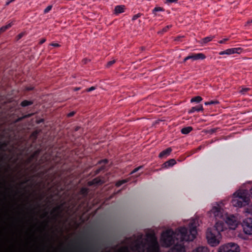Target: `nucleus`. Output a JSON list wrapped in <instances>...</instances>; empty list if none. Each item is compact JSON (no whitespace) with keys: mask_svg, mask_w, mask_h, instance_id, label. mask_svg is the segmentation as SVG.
Here are the masks:
<instances>
[{"mask_svg":"<svg viewBox=\"0 0 252 252\" xmlns=\"http://www.w3.org/2000/svg\"><path fill=\"white\" fill-rule=\"evenodd\" d=\"M223 204L221 202L216 204L213 206L211 213L214 215L216 222L223 223V230L226 228V224H227L230 229H235L238 223L236 219L233 215L229 216L223 209Z\"/></svg>","mask_w":252,"mask_h":252,"instance_id":"2","label":"nucleus"},{"mask_svg":"<svg viewBox=\"0 0 252 252\" xmlns=\"http://www.w3.org/2000/svg\"><path fill=\"white\" fill-rule=\"evenodd\" d=\"M202 100V98L200 96H196L192 97L191 100V102L199 103Z\"/></svg>","mask_w":252,"mask_h":252,"instance_id":"25","label":"nucleus"},{"mask_svg":"<svg viewBox=\"0 0 252 252\" xmlns=\"http://www.w3.org/2000/svg\"><path fill=\"white\" fill-rule=\"evenodd\" d=\"M176 163V160L173 159H170L168 160V161H166L162 165V168H169L170 167H171L173 166L174 164Z\"/></svg>","mask_w":252,"mask_h":252,"instance_id":"14","label":"nucleus"},{"mask_svg":"<svg viewBox=\"0 0 252 252\" xmlns=\"http://www.w3.org/2000/svg\"><path fill=\"white\" fill-rule=\"evenodd\" d=\"M37 132L35 131V132H33L32 134V136L34 137V139H36V138H37Z\"/></svg>","mask_w":252,"mask_h":252,"instance_id":"42","label":"nucleus"},{"mask_svg":"<svg viewBox=\"0 0 252 252\" xmlns=\"http://www.w3.org/2000/svg\"><path fill=\"white\" fill-rule=\"evenodd\" d=\"M243 49L240 47L230 48L231 55L235 53L240 54L242 52Z\"/></svg>","mask_w":252,"mask_h":252,"instance_id":"20","label":"nucleus"},{"mask_svg":"<svg viewBox=\"0 0 252 252\" xmlns=\"http://www.w3.org/2000/svg\"><path fill=\"white\" fill-rule=\"evenodd\" d=\"M58 157H59V155H58V154L57 153V156H56V158H58Z\"/></svg>","mask_w":252,"mask_h":252,"instance_id":"53","label":"nucleus"},{"mask_svg":"<svg viewBox=\"0 0 252 252\" xmlns=\"http://www.w3.org/2000/svg\"><path fill=\"white\" fill-rule=\"evenodd\" d=\"M142 15V14L141 13H138L137 14H135L134 15L132 18V21H134V20H136V19H137L138 18H139Z\"/></svg>","mask_w":252,"mask_h":252,"instance_id":"34","label":"nucleus"},{"mask_svg":"<svg viewBox=\"0 0 252 252\" xmlns=\"http://www.w3.org/2000/svg\"><path fill=\"white\" fill-rule=\"evenodd\" d=\"M180 38H181V37H180V36H178V37H177L175 39V41H180Z\"/></svg>","mask_w":252,"mask_h":252,"instance_id":"48","label":"nucleus"},{"mask_svg":"<svg viewBox=\"0 0 252 252\" xmlns=\"http://www.w3.org/2000/svg\"><path fill=\"white\" fill-rule=\"evenodd\" d=\"M252 24V19H249L247 22V24L249 25Z\"/></svg>","mask_w":252,"mask_h":252,"instance_id":"45","label":"nucleus"},{"mask_svg":"<svg viewBox=\"0 0 252 252\" xmlns=\"http://www.w3.org/2000/svg\"><path fill=\"white\" fill-rule=\"evenodd\" d=\"M212 131H213V132H215V130L213 129V130H212Z\"/></svg>","mask_w":252,"mask_h":252,"instance_id":"54","label":"nucleus"},{"mask_svg":"<svg viewBox=\"0 0 252 252\" xmlns=\"http://www.w3.org/2000/svg\"><path fill=\"white\" fill-rule=\"evenodd\" d=\"M46 225H48V222H46Z\"/></svg>","mask_w":252,"mask_h":252,"instance_id":"55","label":"nucleus"},{"mask_svg":"<svg viewBox=\"0 0 252 252\" xmlns=\"http://www.w3.org/2000/svg\"><path fill=\"white\" fill-rule=\"evenodd\" d=\"M196 220L193 219L189 223V229L186 227H180L175 231L172 229L163 232L161 236V242L162 246L169 247L177 242L192 241L197 234Z\"/></svg>","mask_w":252,"mask_h":252,"instance_id":"1","label":"nucleus"},{"mask_svg":"<svg viewBox=\"0 0 252 252\" xmlns=\"http://www.w3.org/2000/svg\"><path fill=\"white\" fill-rule=\"evenodd\" d=\"M171 152L172 149L171 148H168L160 152L158 155V157L160 158H166L169 156Z\"/></svg>","mask_w":252,"mask_h":252,"instance_id":"13","label":"nucleus"},{"mask_svg":"<svg viewBox=\"0 0 252 252\" xmlns=\"http://www.w3.org/2000/svg\"><path fill=\"white\" fill-rule=\"evenodd\" d=\"M250 193L251 197L252 198V186L251 189H250Z\"/></svg>","mask_w":252,"mask_h":252,"instance_id":"50","label":"nucleus"},{"mask_svg":"<svg viewBox=\"0 0 252 252\" xmlns=\"http://www.w3.org/2000/svg\"><path fill=\"white\" fill-rule=\"evenodd\" d=\"M55 165L51 166V167L49 169H46L43 172H42V174L44 175V174L47 173L49 171L53 170L54 168H55Z\"/></svg>","mask_w":252,"mask_h":252,"instance_id":"31","label":"nucleus"},{"mask_svg":"<svg viewBox=\"0 0 252 252\" xmlns=\"http://www.w3.org/2000/svg\"><path fill=\"white\" fill-rule=\"evenodd\" d=\"M104 183V181L102 180L100 177H96L93 179L92 181L88 182V185L91 186H98L101 185Z\"/></svg>","mask_w":252,"mask_h":252,"instance_id":"12","label":"nucleus"},{"mask_svg":"<svg viewBox=\"0 0 252 252\" xmlns=\"http://www.w3.org/2000/svg\"><path fill=\"white\" fill-rule=\"evenodd\" d=\"M51 45L54 47H59L60 46L58 43H51Z\"/></svg>","mask_w":252,"mask_h":252,"instance_id":"46","label":"nucleus"},{"mask_svg":"<svg viewBox=\"0 0 252 252\" xmlns=\"http://www.w3.org/2000/svg\"><path fill=\"white\" fill-rule=\"evenodd\" d=\"M242 225L245 233L248 235L252 234V218H248L245 219Z\"/></svg>","mask_w":252,"mask_h":252,"instance_id":"8","label":"nucleus"},{"mask_svg":"<svg viewBox=\"0 0 252 252\" xmlns=\"http://www.w3.org/2000/svg\"><path fill=\"white\" fill-rule=\"evenodd\" d=\"M223 231V223L216 222L213 228H208L206 232V238L208 243L213 247L220 243V232Z\"/></svg>","mask_w":252,"mask_h":252,"instance_id":"3","label":"nucleus"},{"mask_svg":"<svg viewBox=\"0 0 252 252\" xmlns=\"http://www.w3.org/2000/svg\"><path fill=\"white\" fill-rule=\"evenodd\" d=\"M147 252H160L158 241L154 236L151 237L148 243Z\"/></svg>","mask_w":252,"mask_h":252,"instance_id":"7","label":"nucleus"},{"mask_svg":"<svg viewBox=\"0 0 252 252\" xmlns=\"http://www.w3.org/2000/svg\"><path fill=\"white\" fill-rule=\"evenodd\" d=\"M89 192V189L88 188L84 187L82 188L77 194V199L78 201H81L82 199L86 200Z\"/></svg>","mask_w":252,"mask_h":252,"instance_id":"11","label":"nucleus"},{"mask_svg":"<svg viewBox=\"0 0 252 252\" xmlns=\"http://www.w3.org/2000/svg\"><path fill=\"white\" fill-rule=\"evenodd\" d=\"M178 0H164V3L167 5H170L172 3H177Z\"/></svg>","mask_w":252,"mask_h":252,"instance_id":"28","label":"nucleus"},{"mask_svg":"<svg viewBox=\"0 0 252 252\" xmlns=\"http://www.w3.org/2000/svg\"><path fill=\"white\" fill-rule=\"evenodd\" d=\"M45 41H46V39H44V38H43V39H42L40 41L39 43H40V44H43V43H44V42H45Z\"/></svg>","mask_w":252,"mask_h":252,"instance_id":"47","label":"nucleus"},{"mask_svg":"<svg viewBox=\"0 0 252 252\" xmlns=\"http://www.w3.org/2000/svg\"><path fill=\"white\" fill-rule=\"evenodd\" d=\"M202 146H200L199 147H198L197 148V150H197V151H199V150H201V148H202Z\"/></svg>","mask_w":252,"mask_h":252,"instance_id":"51","label":"nucleus"},{"mask_svg":"<svg viewBox=\"0 0 252 252\" xmlns=\"http://www.w3.org/2000/svg\"><path fill=\"white\" fill-rule=\"evenodd\" d=\"M214 36H209L206 37H204L201 39L200 41V43L202 44H205L207 43L208 42L212 40L214 38Z\"/></svg>","mask_w":252,"mask_h":252,"instance_id":"19","label":"nucleus"},{"mask_svg":"<svg viewBox=\"0 0 252 252\" xmlns=\"http://www.w3.org/2000/svg\"><path fill=\"white\" fill-rule=\"evenodd\" d=\"M250 201L246 190H240L233 193L231 203L234 207H242L249 204Z\"/></svg>","mask_w":252,"mask_h":252,"instance_id":"4","label":"nucleus"},{"mask_svg":"<svg viewBox=\"0 0 252 252\" xmlns=\"http://www.w3.org/2000/svg\"><path fill=\"white\" fill-rule=\"evenodd\" d=\"M74 114H75V112H74V111L71 112L67 114V117H72L74 115Z\"/></svg>","mask_w":252,"mask_h":252,"instance_id":"41","label":"nucleus"},{"mask_svg":"<svg viewBox=\"0 0 252 252\" xmlns=\"http://www.w3.org/2000/svg\"><path fill=\"white\" fill-rule=\"evenodd\" d=\"M249 90V89L247 88H243L241 90V92L243 93H245L247 92Z\"/></svg>","mask_w":252,"mask_h":252,"instance_id":"43","label":"nucleus"},{"mask_svg":"<svg viewBox=\"0 0 252 252\" xmlns=\"http://www.w3.org/2000/svg\"><path fill=\"white\" fill-rule=\"evenodd\" d=\"M126 182H127V180L126 179L118 181L116 183V186L117 187H119L124 184L126 183Z\"/></svg>","mask_w":252,"mask_h":252,"instance_id":"27","label":"nucleus"},{"mask_svg":"<svg viewBox=\"0 0 252 252\" xmlns=\"http://www.w3.org/2000/svg\"><path fill=\"white\" fill-rule=\"evenodd\" d=\"M239 246L234 243H228L220 247L218 252H240Z\"/></svg>","mask_w":252,"mask_h":252,"instance_id":"6","label":"nucleus"},{"mask_svg":"<svg viewBox=\"0 0 252 252\" xmlns=\"http://www.w3.org/2000/svg\"><path fill=\"white\" fill-rule=\"evenodd\" d=\"M193 129L191 126H187L183 128L181 131L182 134H188Z\"/></svg>","mask_w":252,"mask_h":252,"instance_id":"21","label":"nucleus"},{"mask_svg":"<svg viewBox=\"0 0 252 252\" xmlns=\"http://www.w3.org/2000/svg\"><path fill=\"white\" fill-rule=\"evenodd\" d=\"M228 40V38H223L222 40H220L219 41V43L220 44H223L225 43V41H227Z\"/></svg>","mask_w":252,"mask_h":252,"instance_id":"39","label":"nucleus"},{"mask_svg":"<svg viewBox=\"0 0 252 252\" xmlns=\"http://www.w3.org/2000/svg\"><path fill=\"white\" fill-rule=\"evenodd\" d=\"M140 243H138L136 245V247L137 249H139L140 248Z\"/></svg>","mask_w":252,"mask_h":252,"instance_id":"49","label":"nucleus"},{"mask_svg":"<svg viewBox=\"0 0 252 252\" xmlns=\"http://www.w3.org/2000/svg\"><path fill=\"white\" fill-rule=\"evenodd\" d=\"M172 27V25H169L163 28L161 31L158 32V34H162L168 31V30Z\"/></svg>","mask_w":252,"mask_h":252,"instance_id":"24","label":"nucleus"},{"mask_svg":"<svg viewBox=\"0 0 252 252\" xmlns=\"http://www.w3.org/2000/svg\"><path fill=\"white\" fill-rule=\"evenodd\" d=\"M143 167L142 166H140L138 167H136L135 168V169H134L132 171H131V174H132L136 172H137L138 171H139L140 169H141Z\"/></svg>","mask_w":252,"mask_h":252,"instance_id":"36","label":"nucleus"},{"mask_svg":"<svg viewBox=\"0 0 252 252\" xmlns=\"http://www.w3.org/2000/svg\"><path fill=\"white\" fill-rule=\"evenodd\" d=\"M219 55H231L230 49H227L224 51H221L219 53Z\"/></svg>","mask_w":252,"mask_h":252,"instance_id":"29","label":"nucleus"},{"mask_svg":"<svg viewBox=\"0 0 252 252\" xmlns=\"http://www.w3.org/2000/svg\"><path fill=\"white\" fill-rule=\"evenodd\" d=\"M52 8V5H48L44 10V13H48Z\"/></svg>","mask_w":252,"mask_h":252,"instance_id":"33","label":"nucleus"},{"mask_svg":"<svg viewBox=\"0 0 252 252\" xmlns=\"http://www.w3.org/2000/svg\"><path fill=\"white\" fill-rule=\"evenodd\" d=\"M95 89H96V87H95L92 86V87H90V88H88V89H86V91H87V92H91V91H94V90H95Z\"/></svg>","mask_w":252,"mask_h":252,"instance_id":"38","label":"nucleus"},{"mask_svg":"<svg viewBox=\"0 0 252 252\" xmlns=\"http://www.w3.org/2000/svg\"><path fill=\"white\" fill-rule=\"evenodd\" d=\"M192 252H210L207 247L200 246L193 250Z\"/></svg>","mask_w":252,"mask_h":252,"instance_id":"18","label":"nucleus"},{"mask_svg":"<svg viewBox=\"0 0 252 252\" xmlns=\"http://www.w3.org/2000/svg\"><path fill=\"white\" fill-rule=\"evenodd\" d=\"M48 213L47 212H46L44 213V217H47L48 216Z\"/></svg>","mask_w":252,"mask_h":252,"instance_id":"52","label":"nucleus"},{"mask_svg":"<svg viewBox=\"0 0 252 252\" xmlns=\"http://www.w3.org/2000/svg\"><path fill=\"white\" fill-rule=\"evenodd\" d=\"M24 34V33H20V34H19L17 36L18 39H20V38H21L23 36Z\"/></svg>","mask_w":252,"mask_h":252,"instance_id":"44","label":"nucleus"},{"mask_svg":"<svg viewBox=\"0 0 252 252\" xmlns=\"http://www.w3.org/2000/svg\"><path fill=\"white\" fill-rule=\"evenodd\" d=\"M61 207L60 206L55 208L53 210V212H58L61 209Z\"/></svg>","mask_w":252,"mask_h":252,"instance_id":"40","label":"nucleus"},{"mask_svg":"<svg viewBox=\"0 0 252 252\" xmlns=\"http://www.w3.org/2000/svg\"><path fill=\"white\" fill-rule=\"evenodd\" d=\"M203 110V107L202 105H197L191 107V108L189 111V113L191 114L195 112L202 111Z\"/></svg>","mask_w":252,"mask_h":252,"instance_id":"17","label":"nucleus"},{"mask_svg":"<svg viewBox=\"0 0 252 252\" xmlns=\"http://www.w3.org/2000/svg\"><path fill=\"white\" fill-rule=\"evenodd\" d=\"M183 242L181 241L177 242L168 252H186Z\"/></svg>","mask_w":252,"mask_h":252,"instance_id":"9","label":"nucleus"},{"mask_svg":"<svg viewBox=\"0 0 252 252\" xmlns=\"http://www.w3.org/2000/svg\"><path fill=\"white\" fill-rule=\"evenodd\" d=\"M98 249L96 247L95 245H88L85 249L84 252H98Z\"/></svg>","mask_w":252,"mask_h":252,"instance_id":"15","label":"nucleus"},{"mask_svg":"<svg viewBox=\"0 0 252 252\" xmlns=\"http://www.w3.org/2000/svg\"><path fill=\"white\" fill-rule=\"evenodd\" d=\"M125 5H117L115 6L114 9V14L115 15H118L120 13H123L125 12Z\"/></svg>","mask_w":252,"mask_h":252,"instance_id":"16","label":"nucleus"},{"mask_svg":"<svg viewBox=\"0 0 252 252\" xmlns=\"http://www.w3.org/2000/svg\"><path fill=\"white\" fill-rule=\"evenodd\" d=\"M108 162V160L107 159H104L99 160L98 162V164H105L107 163Z\"/></svg>","mask_w":252,"mask_h":252,"instance_id":"35","label":"nucleus"},{"mask_svg":"<svg viewBox=\"0 0 252 252\" xmlns=\"http://www.w3.org/2000/svg\"><path fill=\"white\" fill-rule=\"evenodd\" d=\"M115 63V60H112V61H110L109 62H108L107 63V65H106V66L107 67H109L110 66H111L112 64H113L114 63Z\"/></svg>","mask_w":252,"mask_h":252,"instance_id":"37","label":"nucleus"},{"mask_svg":"<svg viewBox=\"0 0 252 252\" xmlns=\"http://www.w3.org/2000/svg\"><path fill=\"white\" fill-rule=\"evenodd\" d=\"M32 104H33V102L32 101L25 100H23L21 103V105L22 107H26V106H28L31 105Z\"/></svg>","mask_w":252,"mask_h":252,"instance_id":"23","label":"nucleus"},{"mask_svg":"<svg viewBox=\"0 0 252 252\" xmlns=\"http://www.w3.org/2000/svg\"><path fill=\"white\" fill-rule=\"evenodd\" d=\"M164 9L161 7H155L152 10V13L155 15H157V12L163 11Z\"/></svg>","mask_w":252,"mask_h":252,"instance_id":"26","label":"nucleus"},{"mask_svg":"<svg viewBox=\"0 0 252 252\" xmlns=\"http://www.w3.org/2000/svg\"><path fill=\"white\" fill-rule=\"evenodd\" d=\"M206 56L203 53H192L185 58L183 62L185 63L189 59L192 60V61H195L198 60H204Z\"/></svg>","mask_w":252,"mask_h":252,"instance_id":"10","label":"nucleus"},{"mask_svg":"<svg viewBox=\"0 0 252 252\" xmlns=\"http://www.w3.org/2000/svg\"><path fill=\"white\" fill-rule=\"evenodd\" d=\"M40 151V149L36 150L29 158V162L32 161V160H35V161L37 162L36 164L37 166H41L44 164H49L52 161L56 162V160L53 158L52 153L48 154L47 153H45L38 160Z\"/></svg>","mask_w":252,"mask_h":252,"instance_id":"5","label":"nucleus"},{"mask_svg":"<svg viewBox=\"0 0 252 252\" xmlns=\"http://www.w3.org/2000/svg\"><path fill=\"white\" fill-rule=\"evenodd\" d=\"M13 25V23L12 22L9 23L7 25L2 26L0 28V33L5 32L6 30L10 28Z\"/></svg>","mask_w":252,"mask_h":252,"instance_id":"22","label":"nucleus"},{"mask_svg":"<svg viewBox=\"0 0 252 252\" xmlns=\"http://www.w3.org/2000/svg\"><path fill=\"white\" fill-rule=\"evenodd\" d=\"M105 168V166L104 165H102L100 167H99V168H98L96 170L95 174H97L99 173L100 172V171L104 170Z\"/></svg>","mask_w":252,"mask_h":252,"instance_id":"32","label":"nucleus"},{"mask_svg":"<svg viewBox=\"0 0 252 252\" xmlns=\"http://www.w3.org/2000/svg\"><path fill=\"white\" fill-rule=\"evenodd\" d=\"M218 103H219V102L217 100H211L210 101L205 102V105H208L216 104Z\"/></svg>","mask_w":252,"mask_h":252,"instance_id":"30","label":"nucleus"}]
</instances>
